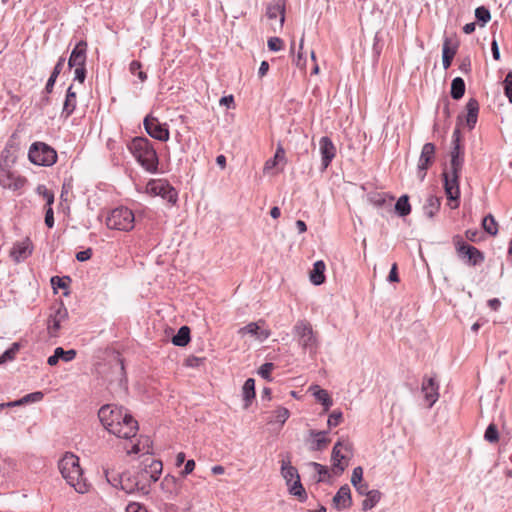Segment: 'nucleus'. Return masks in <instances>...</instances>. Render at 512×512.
<instances>
[{
    "label": "nucleus",
    "mask_w": 512,
    "mask_h": 512,
    "mask_svg": "<svg viewBox=\"0 0 512 512\" xmlns=\"http://www.w3.org/2000/svg\"><path fill=\"white\" fill-rule=\"evenodd\" d=\"M162 470L163 464L160 460L146 457L135 469L122 473L119 479H112L108 469H104V474L111 485L117 486L119 483L126 493L140 492L147 495L152 483L158 481Z\"/></svg>",
    "instance_id": "1"
},
{
    "label": "nucleus",
    "mask_w": 512,
    "mask_h": 512,
    "mask_svg": "<svg viewBox=\"0 0 512 512\" xmlns=\"http://www.w3.org/2000/svg\"><path fill=\"white\" fill-rule=\"evenodd\" d=\"M98 417L103 426L119 438H132L138 431V422L123 407L104 405L100 408Z\"/></svg>",
    "instance_id": "2"
},
{
    "label": "nucleus",
    "mask_w": 512,
    "mask_h": 512,
    "mask_svg": "<svg viewBox=\"0 0 512 512\" xmlns=\"http://www.w3.org/2000/svg\"><path fill=\"white\" fill-rule=\"evenodd\" d=\"M58 467L62 477L78 493H86L88 484L83 478V471L79 464V458L73 453H66L59 461Z\"/></svg>",
    "instance_id": "3"
},
{
    "label": "nucleus",
    "mask_w": 512,
    "mask_h": 512,
    "mask_svg": "<svg viewBox=\"0 0 512 512\" xmlns=\"http://www.w3.org/2000/svg\"><path fill=\"white\" fill-rule=\"evenodd\" d=\"M128 149L146 171L157 172L158 156L150 140L145 137H135L128 144Z\"/></svg>",
    "instance_id": "4"
},
{
    "label": "nucleus",
    "mask_w": 512,
    "mask_h": 512,
    "mask_svg": "<svg viewBox=\"0 0 512 512\" xmlns=\"http://www.w3.org/2000/svg\"><path fill=\"white\" fill-rule=\"evenodd\" d=\"M281 475L286 481L289 493L298 497L299 501L304 502L307 499V494L301 483L298 470L291 465L289 455L281 460Z\"/></svg>",
    "instance_id": "5"
},
{
    "label": "nucleus",
    "mask_w": 512,
    "mask_h": 512,
    "mask_svg": "<svg viewBox=\"0 0 512 512\" xmlns=\"http://www.w3.org/2000/svg\"><path fill=\"white\" fill-rule=\"evenodd\" d=\"M453 244L455 246L456 253L465 264L469 266H478L485 260V255L478 248L467 244L462 236L455 235L453 237Z\"/></svg>",
    "instance_id": "6"
},
{
    "label": "nucleus",
    "mask_w": 512,
    "mask_h": 512,
    "mask_svg": "<svg viewBox=\"0 0 512 512\" xmlns=\"http://www.w3.org/2000/svg\"><path fill=\"white\" fill-rule=\"evenodd\" d=\"M134 224V213L129 208L123 206L113 209L106 219L108 228L119 231H130L134 228Z\"/></svg>",
    "instance_id": "7"
},
{
    "label": "nucleus",
    "mask_w": 512,
    "mask_h": 512,
    "mask_svg": "<svg viewBox=\"0 0 512 512\" xmlns=\"http://www.w3.org/2000/svg\"><path fill=\"white\" fill-rule=\"evenodd\" d=\"M294 333L298 337L302 349L309 352L310 355H315L318 349V339L312 325L305 320H300L294 326Z\"/></svg>",
    "instance_id": "8"
},
{
    "label": "nucleus",
    "mask_w": 512,
    "mask_h": 512,
    "mask_svg": "<svg viewBox=\"0 0 512 512\" xmlns=\"http://www.w3.org/2000/svg\"><path fill=\"white\" fill-rule=\"evenodd\" d=\"M29 160L38 166H51L57 161L56 151L46 143L35 142L28 152Z\"/></svg>",
    "instance_id": "9"
},
{
    "label": "nucleus",
    "mask_w": 512,
    "mask_h": 512,
    "mask_svg": "<svg viewBox=\"0 0 512 512\" xmlns=\"http://www.w3.org/2000/svg\"><path fill=\"white\" fill-rule=\"evenodd\" d=\"M143 125L150 137L161 142L169 140L170 133L167 124L161 123L156 117L146 116Z\"/></svg>",
    "instance_id": "10"
},
{
    "label": "nucleus",
    "mask_w": 512,
    "mask_h": 512,
    "mask_svg": "<svg viewBox=\"0 0 512 512\" xmlns=\"http://www.w3.org/2000/svg\"><path fill=\"white\" fill-rule=\"evenodd\" d=\"M459 177V175L449 174L447 171L443 172L444 190L447 199L450 201L449 205L451 209H456L459 206Z\"/></svg>",
    "instance_id": "11"
},
{
    "label": "nucleus",
    "mask_w": 512,
    "mask_h": 512,
    "mask_svg": "<svg viewBox=\"0 0 512 512\" xmlns=\"http://www.w3.org/2000/svg\"><path fill=\"white\" fill-rule=\"evenodd\" d=\"M148 189L153 194L161 196L171 204L177 202L178 192L166 180H151L148 183Z\"/></svg>",
    "instance_id": "12"
},
{
    "label": "nucleus",
    "mask_w": 512,
    "mask_h": 512,
    "mask_svg": "<svg viewBox=\"0 0 512 512\" xmlns=\"http://www.w3.org/2000/svg\"><path fill=\"white\" fill-rule=\"evenodd\" d=\"M435 145L433 143H425L422 147V151L419 157L417 166V176L420 181H423L426 177L427 170L435 159Z\"/></svg>",
    "instance_id": "13"
},
{
    "label": "nucleus",
    "mask_w": 512,
    "mask_h": 512,
    "mask_svg": "<svg viewBox=\"0 0 512 512\" xmlns=\"http://www.w3.org/2000/svg\"><path fill=\"white\" fill-rule=\"evenodd\" d=\"M342 448L346 451H351V444L348 441H338L332 449L331 460L333 462V471L336 475H340L346 467V465L342 464V460L346 458L341 452Z\"/></svg>",
    "instance_id": "14"
},
{
    "label": "nucleus",
    "mask_w": 512,
    "mask_h": 512,
    "mask_svg": "<svg viewBox=\"0 0 512 512\" xmlns=\"http://www.w3.org/2000/svg\"><path fill=\"white\" fill-rule=\"evenodd\" d=\"M319 149L321 154L322 170H326L336 155V147L329 137L323 136L319 141Z\"/></svg>",
    "instance_id": "15"
},
{
    "label": "nucleus",
    "mask_w": 512,
    "mask_h": 512,
    "mask_svg": "<svg viewBox=\"0 0 512 512\" xmlns=\"http://www.w3.org/2000/svg\"><path fill=\"white\" fill-rule=\"evenodd\" d=\"M160 489L166 499L174 500L180 493L181 485L175 476L167 474L160 482Z\"/></svg>",
    "instance_id": "16"
},
{
    "label": "nucleus",
    "mask_w": 512,
    "mask_h": 512,
    "mask_svg": "<svg viewBox=\"0 0 512 512\" xmlns=\"http://www.w3.org/2000/svg\"><path fill=\"white\" fill-rule=\"evenodd\" d=\"M87 47V42L84 40L79 41L75 45L68 60L69 68H73L74 66H86Z\"/></svg>",
    "instance_id": "17"
},
{
    "label": "nucleus",
    "mask_w": 512,
    "mask_h": 512,
    "mask_svg": "<svg viewBox=\"0 0 512 512\" xmlns=\"http://www.w3.org/2000/svg\"><path fill=\"white\" fill-rule=\"evenodd\" d=\"M421 389L424 393L425 400L428 403V408H431L439 398V385L434 378H425Z\"/></svg>",
    "instance_id": "18"
},
{
    "label": "nucleus",
    "mask_w": 512,
    "mask_h": 512,
    "mask_svg": "<svg viewBox=\"0 0 512 512\" xmlns=\"http://www.w3.org/2000/svg\"><path fill=\"white\" fill-rule=\"evenodd\" d=\"M333 506L337 510H344L352 505V497L350 487L345 484L339 488L335 496L333 497Z\"/></svg>",
    "instance_id": "19"
},
{
    "label": "nucleus",
    "mask_w": 512,
    "mask_h": 512,
    "mask_svg": "<svg viewBox=\"0 0 512 512\" xmlns=\"http://www.w3.org/2000/svg\"><path fill=\"white\" fill-rule=\"evenodd\" d=\"M32 253V246L29 239L14 244L10 255L17 263L27 259Z\"/></svg>",
    "instance_id": "20"
},
{
    "label": "nucleus",
    "mask_w": 512,
    "mask_h": 512,
    "mask_svg": "<svg viewBox=\"0 0 512 512\" xmlns=\"http://www.w3.org/2000/svg\"><path fill=\"white\" fill-rule=\"evenodd\" d=\"M266 15L269 19L279 17V27H282L285 21V1L273 0V3L267 7Z\"/></svg>",
    "instance_id": "21"
},
{
    "label": "nucleus",
    "mask_w": 512,
    "mask_h": 512,
    "mask_svg": "<svg viewBox=\"0 0 512 512\" xmlns=\"http://www.w3.org/2000/svg\"><path fill=\"white\" fill-rule=\"evenodd\" d=\"M67 317L68 311L63 303H60L48 321V329L51 333L57 332L60 329L61 322H63Z\"/></svg>",
    "instance_id": "22"
},
{
    "label": "nucleus",
    "mask_w": 512,
    "mask_h": 512,
    "mask_svg": "<svg viewBox=\"0 0 512 512\" xmlns=\"http://www.w3.org/2000/svg\"><path fill=\"white\" fill-rule=\"evenodd\" d=\"M240 335L250 334L255 336L258 340L264 341L269 338L271 332L268 329H261L258 323L251 322L238 331Z\"/></svg>",
    "instance_id": "23"
},
{
    "label": "nucleus",
    "mask_w": 512,
    "mask_h": 512,
    "mask_svg": "<svg viewBox=\"0 0 512 512\" xmlns=\"http://www.w3.org/2000/svg\"><path fill=\"white\" fill-rule=\"evenodd\" d=\"M466 125L469 129H473L477 123L479 113V102L475 98H470L466 103Z\"/></svg>",
    "instance_id": "24"
},
{
    "label": "nucleus",
    "mask_w": 512,
    "mask_h": 512,
    "mask_svg": "<svg viewBox=\"0 0 512 512\" xmlns=\"http://www.w3.org/2000/svg\"><path fill=\"white\" fill-rule=\"evenodd\" d=\"M457 52V45H452L449 38H445L442 46V63L444 69H448L451 66L453 58Z\"/></svg>",
    "instance_id": "25"
},
{
    "label": "nucleus",
    "mask_w": 512,
    "mask_h": 512,
    "mask_svg": "<svg viewBox=\"0 0 512 512\" xmlns=\"http://www.w3.org/2000/svg\"><path fill=\"white\" fill-rule=\"evenodd\" d=\"M309 390L312 392L316 400L323 405L324 411L327 412L333 405V400L329 393L325 389L320 388L318 385L311 386Z\"/></svg>",
    "instance_id": "26"
},
{
    "label": "nucleus",
    "mask_w": 512,
    "mask_h": 512,
    "mask_svg": "<svg viewBox=\"0 0 512 512\" xmlns=\"http://www.w3.org/2000/svg\"><path fill=\"white\" fill-rule=\"evenodd\" d=\"M76 99V93L73 91V86L70 85L66 92V97L62 109V116L68 118L74 112L77 103Z\"/></svg>",
    "instance_id": "27"
},
{
    "label": "nucleus",
    "mask_w": 512,
    "mask_h": 512,
    "mask_svg": "<svg viewBox=\"0 0 512 512\" xmlns=\"http://www.w3.org/2000/svg\"><path fill=\"white\" fill-rule=\"evenodd\" d=\"M325 269L326 265L322 260L314 263L313 269L310 272V281L314 285H321L325 282Z\"/></svg>",
    "instance_id": "28"
},
{
    "label": "nucleus",
    "mask_w": 512,
    "mask_h": 512,
    "mask_svg": "<svg viewBox=\"0 0 512 512\" xmlns=\"http://www.w3.org/2000/svg\"><path fill=\"white\" fill-rule=\"evenodd\" d=\"M43 396H44V394L40 391L29 393V394L23 396L21 399H18V400L12 401V402H8L6 404H1L0 408H3L5 406L16 407V406H20V405H24V404H28V403H32V402H38V401L42 400Z\"/></svg>",
    "instance_id": "29"
},
{
    "label": "nucleus",
    "mask_w": 512,
    "mask_h": 512,
    "mask_svg": "<svg viewBox=\"0 0 512 512\" xmlns=\"http://www.w3.org/2000/svg\"><path fill=\"white\" fill-rule=\"evenodd\" d=\"M441 205V199L434 195H429L426 199V202L423 206L424 214L429 217L433 218L437 212L440 209Z\"/></svg>",
    "instance_id": "30"
},
{
    "label": "nucleus",
    "mask_w": 512,
    "mask_h": 512,
    "mask_svg": "<svg viewBox=\"0 0 512 512\" xmlns=\"http://www.w3.org/2000/svg\"><path fill=\"white\" fill-rule=\"evenodd\" d=\"M242 395L244 400V408H248L255 398V380L253 378H248L245 381L242 387Z\"/></svg>",
    "instance_id": "31"
},
{
    "label": "nucleus",
    "mask_w": 512,
    "mask_h": 512,
    "mask_svg": "<svg viewBox=\"0 0 512 512\" xmlns=\"http://www.w3.org/2000/svg\"><path fill=\"white\" fill-rule=\"evenodd\" d=\"M279 163H286L285 150L280 144L276 148L274 157L266 161L264 165V172L270 171L271 169L275 168Z\"/></svg>",
    "instance_id": "32"
},
{
    "label": "nucleus",
    "mask_w": 512,
    "mask_h": 512,
    "mask_svg": "<svg viewBox=\"0 0 512 512\" xmlns=\"http://www.w3.org/2000/svg\"><path fill=\"white\" fill-rule=\"evenodd\" d=\"M326 431H315L311 430L310 435L315 438L311 449L314 451L323 450L330 442V439L326 437Z\"/></svg>",
    "instance_id": "33"
},
{
    "label": "nucleus",
    "mask_w": 512,
    "mask_h": 512,
    "mask_svg": "<svg viewBox=\"0 0 512 512\" xmlns=\"http://www.w3.org/2000/svg\"><path fill=\"white\" fill-rule=\"evenodd\" d=\"M190 341V329L188 326H182L172 338V343L175 346L184 347Z\"/></svg>",
    "instance_id": "34"
},
{
    "label": "nucleus",
    "mask_w": 512,
    "mask_h": 512,
    "mask_svg": "<svg viewBox=\"0 0 512 512\" xmlns=\"http://www.w3.org/2000/svg\"><path fill=\"white\" fill-rule=\"evenodd\" d=\"M450 94L455 100H459L464 96L465 82L461 77H456L452 80Z\"/></svg>",
    "instance_id": "35"
},
{
    "label": "nucleus",
    "mask_w": 512,
    "mask_h": 512,
    "mask_svg": "<svg viewBox=\"0 0 512 512\" xmlns=\"http://www.w3.org/2000/svg\"><path fill=\"white\" fill-rule=\"evenodd\" d=\"M381 492L378 490H371L367 495L366 498L362 502V509L364 511H368L372 509L381 499Z\"/></svg>",
    "instance_id": "36"
},
{
    "label": "nucleus",
    "mask_w": 512,
    "mask_h": 512,
    "mask_svg": "<svg viewBox=\"0 0 512 512\" xmlns=\"http://www.w3.org/2000/svg\"><path fill=\"white\" fill-rule=\"evenodd\" d=\"M482 228L487 234H489L491 236L497 235L498 223L496 222V220L492 214H488L483 218Z\"/></svg>",
    "instance_id": "37"
},
{
    "label": "nucleus",
    "mask_w": 512,
    "mask_h": 512,
    "mask_svg": "<svg viewBox=\"0 0 512 512\" xmlns=\"http://www.w3.org/2000/svg\"><path fill=\"white\" fill-rule=\"evenodd\" d=\"M395 211L401 217H405L410 214L411 206L407 195H402L399 197L395 204Z\"/></svg>",
    "instance_id": "38"
},
{
    "label": "nucleus",
    "mask_w": 512,
    "mask_h": 512,
    "mask_svg": "<svg viewBox=\"0 0 512 512\" xmlns=\"http://www.w3.org/2000/svg\"><path fill=\"white\" fill-rule=\"evenodd\" d=\"M12 145H6L3 151L1 152V167L9 166L11 163L15 161V155L12 151Z\"/></svg>",
    "instance_id": "39"
},
{
    "label": "nucleus",
    "mask_w": 512,
    "mask_h": 512,
    "mask_svg": "<svg viewBox=\"0 0 512 512\" xmlns=\"http://www.w3.org/2000/svg\"><path fill=\"white\" fill-rule=\"evenodd\" d=\"M20 349V344L15 342L0 356V365L12 361Z\"/></svg>",
    "instance_id": "40"
},
{
    "label": "nucleus",
    "mask_w": 512,
    "mask_h": 512,
    "mask_svg": "<svg viewBox=\"0 0 512 512\" xmlns=\"http://www.w3.org/2000/svg\"><path fill=\"white\" fill-rule=\"evenodd\" d=\"M475 18L484 26L491 19L490 11L485 6H479L475 9Z\"/></svg>",
    "instance_id": "41"
},
{
    "label": "nucleus",
    "mask_w": 512,
    "mask_h": 512,
    "mask_svg": "<svg viewBox=\"0 0 512 512\" xmlns=\"http://www.w3.org/2000/svg\"><path fill=\"white\" fill-rule=\"evenodd\" d=\"M484 439L489 443H496L499 440V432L497 426L493 423L489 424L486 428Z\"/></svg>",
    "instance_id": "42"
},
{
    "label": "nucleus",
    "mask_w": 512,
    "mask_h": 512,
    "mask_svg": "<svg viewBox=\"0 0 512 512\" xmlns=\"http://www.w3.org/2000/svg\"><path fill=\"white\" fill-rule=\"evenodd\" d=\"M145 441H146L147 447L141 446V441H138L131 447L130 450L127 451V453L128 454H138V453L149 454L150 449H151V441L148 437L145 438Z\"/></svg>",
    "instance_id": "43"
},
{
    "label": "nucleus",
    "mask_w": 512,
    "mask_h": 512,
    "mask_svg": "<svg viewBox=\"0 0 512 512\" xmlns=\"http://www.w3.org/2000/svg\"><path fill=\"white\" fill-rule=\"evenodd\" d=\"M55 351L59 359L64 362H70L76 357V351L74 349L64 350L62 347H57Z\"/></svg>",
    "instance_id": "44"
},
{
    "label": "nucleus",
    "mask_w": 512,
    "mask_h": 512,
    "mask_svg": "<svg viewBox=\"0 0 512 512\" xmlns=\"http://www.w3.org/2000/svg\"><path fill=\"white\" fill-rule=\"evenodd\" d=\"M463 164H464V157L451 158L450 171L448 173L460 176V173L463 168Z\"/></svg>",
    "instance_id": "45"
},
{
    "label": "nucleus",
    "mask_w": 512,
    "mask_h": 512,
    "mask_svg": "<svg viewBox=\"0 0 512 512\" xmlns=\"http://www.w3.org/2000/svg\"><path fill=\"white\" fill-rule=\"evenodd\" d=\"M504 94L512 104V71H509L503 81Z\"/></svg>",
    "instance_id": "46"
},
{
    "label": "nucleus",
    "mask_w": 512,
    "mask_h": 512,
    "mask_svg": "<svg viewBox=\"0 0 512 512\" xmlns=\"http://www.w3.org/2000/svg\"><path fill=\"white\" fill-rule=\"evenodd\" d=\"M274 369V364L271 362H266L262 364L258 370V374L265 380L271 381V371Z\"/></svg>",
    "instance_id": "47"
},
{
    "label": "nucleus",
    "mask_w": 512,
    "mask_h": 512,
    "mask_svg": "<svg viewBox=\"0 0 512 512\" xmlns=\"http://www.w3.org/2000/svg\"><path fill=\"white\" fill-rule=\"evenodd\" d=\"M37 191L46 200V206L47 207H52V204L54 202V194H53V192L49 191L44 185H39L37 187Z\"/></svg>",
    "instance_id": "48"
},
{
    "label": "nucleus",
    "mask_w": 512,
    "mask_h": 512,
    "mask_svg": "<svg viewBox=\"0 0 512 512\" xmlns=\"http://www.w3.org/2000/svg\"><path fill=\"white\" fill-rule=\"evenodd\" d=\"M70 281H71V279L69 276H65V277L54 276L51 278V284L54 289L55 288L66 289L68 287V283Z\"/></svg>",
    "instance_id": "49"
},
{
    "label": "nucleus",
    "mask_w": 512,
    "mask_h": 512,
    "mask_svg": "<svg viewBox=\"0 0 512 512\" xmlns=\"http://www.w3.org/2000/svg\"><path fill=\"white\" fill-rule=\"evenodd\" d=\"M268 48L271 51L277 52L283 49V40L279 37H270L267 41Z\"/></svg>",
    "instance_id": "50"
},
{
    "label": "nucleus",
    "mask_w": 512,
    "mask_h": 512,
    "mask_svg": "<svg viewBox=\"0 0 512 512\" xmlns=\"http://www.w3.org/2000/svg\"><path fill=\"white\" fill-rule=\"evenodd\" d=\"M467 240L473 243H478L483 239L482 233L478 229H468L465 232Z\"/></svg>",
    "instance_id": "51"
},
{
    "label": "nucleus",
    "mask_w": 512,
    "mask_h": 512,
    "mask_svg": "<svg viewBox=\"0 0 512 512\" xmlns=\"http://www.w3.org/2000/svg\"><path fill=\"white\" fill-rule=\"evenodd\" d=\"M342 416L343 415L341 411H333L328 417V426L330 428L338 426L342 420Z\"/></svg>",
    "instance_id": "52"
},
{
    "label": "nucleus",
    "mask_w": 512,
    "mask_h": 512,
    "mask_svg": "<svg viewBox=\"0 0 512 512\" xmlns=\"http://www.w3.org/2000/svg\"><path fill=\"white\" fill-rule=\"evenodd\" d=\"M74 81H78L79 83H84L86 79V67L85 66H74Z\"/></svg>",
    "instance_id": "53"
},
{
    "label": "nucleus",
    "mask_w": 512,
    "mask_h": 512,
    "mask_svg": "<svg viewBox=\"0 0 512 512\" xmlns=\"http://www.w3.org/2000/svg\"><path fill=\"white\" fill-rule=\"evenodd\" d=\"M363 479V469L360 466H357L353 469L352 476H351V483L352 485H356L362 482Z\"/></svg>",
    "instance_id": "54"
},
{
    "label": "nucleus",
    "mask_w": 512,
    "mask_h": 512,
    "mask_svg": "<svg viewBox=\"0 0 512 512\" xmlns=\"http://www.w3.org/2000/svg\"><path fill=\"white\" fill-rule=\"evenodd\" d=\"M370 202L376 207H382L386 203L384 194L376 193L369 197Z\"/></svg>",
    "instance_id": "55"
},
{
    "label": "nucleus",
    "mask_w": 512,
    "mask_h": 512,
    "mask_svg": "<svg viewBox=\"0 0 512 512\" xmlns=\"http://www.w3.org/2000/svg\"><path fill=\"white\" fill-rule=\"evenodd\" d=\"M290 412L287 408L280 407L276 410V421L284 424L286 420L289 418Z\"/></svg>",
    "instance_id": "56"
},
{
    "label": "nucleus",
    "mask_w": 512,
    "mask_h": 512,
    "mask_svg": "<svg viewBox=\"0 0 512 512\" xmlns=\"http://www.w3.org/2000/svg\"><path fill=\"white\" fill-rule=\"evenodd\" d=\"M126 512H148V510L144 505L132 502L127 505Z\"/></svg>",
    "instance_id": "57"
},
{
    "label": "nucleus",
    "mask_w": 512,
    "mask_h": 512,
    "mask_svg": "<svg viewBox=\"0 0 512 512\" xmlns=\"http://www.w3.org/2000/svg\"><path fill=\"white\" fill-rule=\"evenodd\" d=\"M310 465L317 471V473L319 474L320 478H319V481H322L323 480V476L327 475L328 474V469L326 466L322 465V464H319L317 462H311Z\"/></svg>",
    "instance_id": "58"
},
{
    "label": "nucleus",
    "mask_w": 512,
    "mask_h": 512,
    "mask_svg": "<svg viewBox=\"0 0 512 512\" xmlns=\"http://www.w3.org/2000/svg\"><path fill=\"white\" fill-rule=\"evenodd\" d=\"M93 252H92V249L91 248H88L86 250H83V251H79L76 253V259L79 261V262H84V261H87L91 258Z\"/></svg>",
    "instance_id": "59"
},
{
    "label": "nucleus",
    "mask_w": 512,
    "mask_h": 512,
    "mask_svg": "<svg viewBox=\"0 0 512 512\" xmlns=\"http://www.w3.org/2000/svg\"><path fill=\"white\" fill-rule=\"evenodd\" d=\"M45 224L48 228H52L54 226V213L52 207H47L46 209Z\"/></svg>",
    "instance_id": "60"
},
{
    "label": "nucleus",
    "mask_w": 512,
    "mask_h": 512,
    "mask_svg": "<svg viewBox=\"0 0 512 512\" xmlns=\"http://www.w3.org/2000/svg\"><path fill=\"white\" fill-rule=\"evenodd\" d=\"M195 468V461L190 459L185 463L184 469L181 471V475L183 477L187 476L188 474L192 473Z\"/></svg>",
    "instance_id": "61"
},
{
    "label": "nucleus",
    "mask_w": 512,
    "mask_h": 512,
    "mask_svg": "<svg viewBox=\"0 0 512 512\" xmlns=\"http://www.w3.org/2000/svg\"><path fill=\"white\" fill-rule=\"evenodd\" d=\"M219 103L221 106H226L227 108H231L234 104L233 95L223 96L220 98Z\"/></svg>",
    "instance_id": "62"
},
{
    "label": "nucleus",
    "mask_w": 512,
    "mask_h": 512,
    "mask_svg": "<svg viewBox=\"0 0 512 512\" xmlns=\"http://www.w3.org/2000/svg\"><path fill=\"white\" fill-rule=\"evenodd\" d=\"M354 488L360 495H365V496L371 491V490H369L368 484L363 483V482L354 485Z\"/></svg>",
    "instance_id": "63"
},
{
    "label": "nucleus",
    "mask_w": 512,
    "mask_h": 512,
    "mask_svg": "<svg viewBox=\"0 0 512 512\" xmlns=\"http://www.w3.org/2000/svg\"><path fill=\"white\" fill-rule=\"evenodd\" d=\"M140 70H142V64L140 61L133 60L129 65V71L131 74L136 75Z\"/></svg>",
    "instance_id": "64"
}]
</instances>
